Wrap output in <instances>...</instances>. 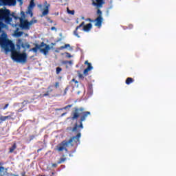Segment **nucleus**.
<instances>
[{"label": "nucleus", "instance_id": "c03bdc74", "mask_svg": "<svg viewBox=\"0 0 176 176\" xmlns=\"http://www.w3.org/2000/svg\"><path fill=\"white\" fill-rule=\"evenodd\" d=\"M34 138H35V136H34V135L30 136V140H34Z\"/></svg>", "mask_w": 176, "mask_h": 176}, {"label": "nucleus", "instance_id": "8fccbe9b", "mask_svg": "<svg viewBox=\"0 0 176 176\" xmlns=\"http://www.w3.org/2000/svg\"><path fill=\"white\" fill-rule=\"evenodd\" d=\"M11 175H12V176H17V175H13V174H11Z\"/></svg>", "mask_w": 176, "mask_h": 176}, {"label": "nucleus", "instance_id": "6ab92c4d", "mask_svg": "<svg viewBox=\"0 0 176 176\" xmlns=\"http://www.w3.org/2000/svg\"><path fill=\"white\" fill-rule=\"evenodd\" d=\"M65 155H63V157L60 158L57 162V164H61V163H64L67 160V157H65Z\"/></svg>", "mask_w": 176, "mask_h": 176}, {"label": "nucleus", "instance_id": "f3484780", "mask_svg": "<svg viewBox=\"0 0 176 176\" xmlns=\"http://www.w3.org/2000/svg\"><path fill=\"white\" fill-rule=\"evenodd\" d=\"M15 149H17V144H16V142H14L12 146L9 148V153H13Z\"/></svg>", "mask_w": 176, "mask_h": 176}, {"label": "nucleus", "instance_id": "412c9836", "mask_svg": "<svg viewBox=\"0 0 176 176\" xmlns=\"http://www.w3.org/2000/svg\"><path fill=\"white\" fill-rule=\"evenodd\" d=\"M34 1L35 0H31L28 8H29L30 9H34V8H35V2H34Z\"/></svg>", "mask_w": 176, "mask_h": 176}, {"label": "nucleus", "instance_id": "7c9ffc66", "mask_svg": "<svg viewBox=\"0 0 176 176\" xmlns=\"http://www.w3.org/2000/svg\"><path fill=\"white\" fill-rule=\"evenodd\" d=\"M68 90H69V86H67V87L65 89L63 96H65V95L67 94V91H68Z\"/></svg>", "mask_w": 176, "mask_h": 176}, {"label": "nucleus", "instance_id": "a19ab883", "mask_svg": "<svg viewBox=\"0 0 176 176\" xmlns=\"http://www.w3.org/2000/svg\"><path fill=\"white\" fill-rule=\"evenodd\" d=\"M51 30H52V31H54V30H57V29L56 28V27H52V28H51Z\"/></svg>", "mask_w": 176, "mask_h": 176}, {"label": "nucleus", "instance_id": "ddd939ff", "mask_svg": "<svg viewBox=\"0 0 176 176\" xmlns=\"http://www.w3.org/2000/svg\"><path fill=\"white\" fill-rule=\"evenodd\" d=\"M18 43L21 45L23 49H30V47H31V45H30L28 42L23 43V40H21V38L18 39Z\"/></svg>", "mask_w": 176, "mask_h": 176}, {"label": "nucleus", "instance_id": "2f4dec72", "mask_svg": "<svg viewBox=\"0 0 176 176\" xmlns=\"http://www.w3.org/2000/svg\"><path fill=\"white\" fill-rule=\"evenodd\" d=\"M16 49L20 52V49H21V44L16 43Z\"/></svg>", "mask_w": 176, "mask_h": 176}, {"label": "nucleus", "instance_id": "bb28decb", "mask_svg": "<svg viewBox=\"0 0 176 176\" xmlns=\"http://www.w3.org/2000/svg\"><path fill=\"white\" fill-rule=\"evenodd\" d=\"M71 45L69 44H65L64 46H61L60 47V50H63L64 49H67V47H69Z\"/></svg>", "mask_w": 176, "mask_h": 176}, {"label": "nucleus", "instance_id": "a878e982", "mask_svg": "<svg viewBox=\"0 0 176 176\" xmlns=\"http://www.w3.org/2000/svg\"><path fill=\"white\" fill-rule=\"evenodd\" d=\"M61 71H63V69L61 67H56V75H59Z\"/></svg>", "mask_w": 176, "mask_h": 176}, {"label": "nucleus", "instance_id": "4be33fe9", "mask_svg": "<svg viewBox=\"0 0 176 176\" xmlns=\"http://www.w3.org/2000/svg\"><path fill=\"white\" fill-rule=\"evenodd\" d=\"M36 23H38V20L32 19L30 21H28L29 27L31 28V25H32V24H36Z\"/></svg>", "mask_w": 176, "mask_h": 176}, {"label": "nucleus", "instance_id": "72a5a7b5", "mask_svg": "<svg viewBox=\"0 0 176 176\" xmlns=\"http://www.w3.org/2000/svg\"><path fill=\"white\" fill-rule=\"evenodd\" d=\"M2 122H5V118H3V116H1L0 117V124L2 123Z\"/></svg>", "mask_w": 176, "mask_h": 176}, {"label": "nucleus", "instance_id": "58836bf2", "mask_svg": "<svg viewBox=\"0 0 176 176\" xmlns=\"http://www.w3.org/2000/svg\"><path fill=\"white\" fill-rule=\"evenodd\" d=\"M8 107H9V104L8 103V104H6L5 106H4V107L3 108V109H6L7 108H8Z\"/></svg>", "mask_w": 176, "mask_h": 176}, {"label": "nucleus", "instance_id": "09e8293b", "mask_svg": "<svg viewBox=\"0 0 176 176\" xmlns=\"http://www.w3.org/2000/svg\"><path fill=\"white\" fill-rule=\"evenodd\" d=\"M60 41H61V38H59L56 42H60Z\"/></svg>", "mask_w": 176, "mask_h": 176}, {"label": "nucleus", "instance_id": "dca6fc26", "mask_svg": "<svg viewBox=\"0 0 176 176\" xmlns=\"http://www.w3.org/2000/svg\"><path fill=\"white\" fill-rule=\"evenodd\" d=\"M14 116V112H11L10 115L7 116H3L4 120L6 121L7 119H10L11 120H14L16 119V117Z\"/></svg>", "mask_w": 176, "mask_h": 176}, {"label": "nucleus", "instance_id": "e433bc0d", "mask_svg": "<svg viewBox=\"0 0 176 176\" xmlns=\"http://www.w3.org/2000/svg\"><path fill=\"white\" fill-rule=\"evenodd\" d=\"M87 21H90L91 23H93V21H94V20H92L90 18L87 19Z\"/></svg>", "mask_w": 176, "mask_h": 176}, {"label": "nucleus", "instance_id": "2eb2a0df", "mask_svg": "<svg viewBox=\"0 0 176 176\" xmlns=\"http://www.w3.org/2000/svg\"><path fill=\"white\" fill-rule=\"evenodd\" d=\"M52 87H53V85H50L47 88V91L43 94L42 97H49V96H50V93H52V91H53V89H52Z\"/></svg>", "mask_w": 176, "mask_h": 176}, {"label": "nucleus", "instance_id": "c85d7f7f", "mask_svg": "<svg viewBox=\"0 0 176 176\" xmlns=\"http://www.w3.org/2000/svg\"><path fill=\"white\" fill-rule=\"evenodd\" d=\"M23 34H24V32H15V36L20 37V36H21V35H23Z\"/></svg>", "mask_w": 176, "mask_h": 176}, {"label": "nucleus", "instance_id": "39448f33", "mask_svg": "<svg viewBox=\"0 0 176 176\" xmlns=\"http://www.w3.org/2000/svg\"><path fill=\"white\" fill-rule=\"evenodd\" d=\"M35 47H33L30 50V52H34V53H37L38 50H40L41 53L44 54V56H47V53H49V50H50V45L45 43V42H41V44H34Z\"/></svg>", "mask_w": 176, "mask_h": 176}, {"label": "nucleus", "instance_id": "1a4fd4ad", "mask_svg": "<svg viewBox=\"0 0 176 176\" xmlns=\"http://www.w3.org/2000/svg\"><path fill=\"white\" fill-rule=\"evenodd\" d=\"M91 2L92 6H96L97 8H102L103 5H105V1L104 0H91Z\"/></svg>", "mask_w": 176, "mask_h": 176}, {"label": "nucleus", "instance_id": "cd10ccee", "mask_svg": "<svg viewBox=\"0 0 176 176\" xmlns=\"http://www.w3.org/2000/svg\"><path fill=\"white\" fill-rule=\"evenodd\" d=\"M67 13L74 16L75 14V10H70L69 8H67Z\"/></svg>", "mask_w": 176, "mask_h": 176}, {"label": "nucleus", "instance_id": "5701e85b", "mask_svg": "<svg viewBox=\"0 0 176 176\" xmlns=\"http://www.w3.org/2000/svg\"><path fill=\"white\" fill-rule=\"evenodd\" d=\"M88 93H89V94H93V85L91 84L88 85Z\"/></svg>", "mask_w": 176, "mask_h": 176}, {"label": "nucleus", "instance_id": "b1692460", "mask_svg": "<svg viewBox=\"0 0 176 176\" xmlns=\"http://www.w3.org/2000/svg\"><path fill=\"white\" fill-rule=\"evenodd\" d=\"M74 104H68L63 108L57 109L56 111H63V109H68V108H72Z\"/></svg>", "mask_w": 176, "mask_h": 176}, {"label": "nucleus", "instance_id": "f257e3e1", "mask_svg": "<svg viewBox=\"0 0 176 176\" xmlns=\"http://www.w3.org/2000/svg\"><path fill=\"white\" fill-rule=\"evenodd\" d=\"M14 20H19V27L21 30H30V25L28 23V20L25 19V12L24 11H21V17L15 15L14 12H11L10 10L8 8H0V34H3L5 32L3 28H6L8 25L12 24Z\"/></svg>", "mask_w": 176, "mask_h": 176}, {"label": "nucleus", "instance_id": "f8f14e48", "mask_svg": "<svg viewBox=\"0 0 176 176\" xmlns=\"http://www.w3.org/2000/svg\"><path fill=\"white\" fill-rule=\"evenodd\" d=\"M102 21H104V19H102V16H98L95 19V27H98V28H101V25H102Z\"/></svg>", "mask_w": 176, "mask_h": 176}, {"label": "nucleus", "instance_id": "9d476101", "mask_svg": "<svg viewBox=\"0 0 176 176\" xmlns=\"http://www.w3.org/2000/svg\"><path fill=\"white\" fill-rule=\"evenodd\" d=\"M85 64L87 65V67L84 70L83 74L85 76H87V75H89V72L93 69V66L91 65V63H89V60H86Z\"/></svg>", "mask_w": 176, "mask_h": 176}, {"label": "nucleus", "instance_id": "4c0bfd02", "mask_svg": "<svg viewBox=\"0 0 176 176\" xmlns=\"http://www.w3.org/2000/svg\"><path fill=\"white\" fill-rule=\"evenodd\" d=\"M62 64H64V65L68 64V60H63V61L62 62Z\"/></svg>", "mask_w": 176, "mask_h": 176}, {"label": "nucleus", "instance_id": "473e14b6", "mask_svg": "<svg viewBox=\"0 0 176 176\" xmlns=\"http://www.w3.org/2000/svg\"><path fill=\"white\" fill-rule=\"evenodd\" d=\"M65 54H66V57H67V58H71L72 57V56L71 55V54H69V52H66Z\"/></svg>", "mask_w": 176, "mask_h": 176}, {"label": "nucleus", "instance_id": "a18cd8bd", "mask_svg": "<svg viewBox=\"0 0 176 176\" xmlns=\"http://www.w3.org/2000/svg\"><path fill=\"white\" fill-rule=\"evenodd\" d=\"M65 115H67V113H63L61 114V116H65Z\"/></svg>", "mask_w": 176, "mask_h": 176}, {"label": "nucleus", "instance_id": "20e7f679", "mask_svg": "<svg viewBox=\"0 0 176 176\" xmlns=\"http://www.w3.org/2000/svg\"><path fill=\"white\" fill-rule=\"evenodd\" d=\"M81 133H78L76 136H73L69 140H63L61 143L56 146V151L58 152H63V151H68V146L71 144V146H74V144L78 145L80 144Z\"/></svg>", "mask_w": 176, "mask_h": 176}, {"label": "nucleus", "instance_id": "f704fd0d", "mask_svg": "<svg viewBox=\"0 0 176 176\" xmlns=\"http://www.w3.org/2000/svg\"><path fill=\"white\" fill-rule=\"evenodd\" d=\"M16 1H17V2H19L20 6H21L23 5V0H16Z\"/></svg>", "mask_w": 176, "mask_h": 176}, {"label": "nucleus", "instance_id": "7ed1b4c3", "mask_svg": "<svg viewBox=\"0 0 176 176\" xmlns=\"http://www.w3.org/2000/svg\"><path fill=\"white\" fill-rule=\"evenodd\" d=\"M91 114V113L90 111H85V109L83 107H75L72 113V120H78L80 116L79 120L80 124L78 126V124H76L72 129V131H77L78 127H80V129H83L82 122H85V120H86L87 118V116Z\"/></svg>", "mask_w": 176, "mask_h": 176}, {"label": "nucleus", "instance_id": "393cba45", "mask_svg": "<svg viewBox=\"0 0 176 176\" xmlns=\"http://www.w3.org/2000/svg\"><path fill=\"white\" fill-rule=\"evenodd\" d=\"M97 14L98 15V17H102V12L101 11V10H100V8H98Z\"/></svg>", "mask_w": 176, "mask_h": 176}, {"label": "nucleus", "instance_id": "f03ea898", "mask_svg": "<svg viewBox=\"0 0 176 176\" xmlns=\"http://www.w3.org/2000/svg\"><path fill=\"white\" fill-rule=\"evenodd\" d=\"M0 46L4 50L6 54L11 52V58L14 61L23 63H27V53L23 52L21 54L19 51L17 52L12 40L8 38L6 32H3V34H1Z\"/></svg>", "mask_w": 176, "mask_h": 176}, {"label": "nucleus", "instance_id": "de8ad7c7", "mask_svg": "<svg viewBox=\"0 0 176 176\" xmlns=\"http://www.w3.org/2000/svg\"><path fill=\"white\" fill-rule=\"evenodd\" d=\"M41 151H42V148H39L37 150V152H41Z\"/></svg>", "mask_w": 176, "mask_h": 176}, {"label": "nucleus", "instance_id": "ea45409f", "mask_svg": "<svg viewBox=\"0 0 176 176\" xmlns=\"http://www.w3.org/2000/svg\"><path fill=\"white\" fill-rule=\"evenodd\" d=\"M47 21H50L51 24L53 23V20L50 19V18H47Z\"/></svg>", "mask_w": 176, "mask_h": 176}, {"label": "nucleus", "instance_id": "79ce46f5", "mask_svg": "<svg viewBox=\"0 0 176 176\" xmlns=\"http://www.w3.org/2000/svg\"><path fill=\"white\" fill-rule=\"evenodd\" d=\"M52 167L56 168V167H57V164H52Z\"/></svg>", "mask_w": 176, "mask_h": 176}, {"label": "nucleus", "instance_id": "9b49d317", "mask_svg": "<svg viewBox=\"0 0 176 176\" xmlns=\"http://www.w3.org/2000/svg\"><path fill=\"white\" fill-rule=\"evenodd\" d=\"M0 176H10V174L8 173V168L2 166V164L0 163Z\"/></svg>", "mask_w": 176, "mask_h": 176}, {"label": "nucleus", "instance_id": "0eeeda50", "mask_svg": "<svg viewBox=\"0 0 176 176\" xmlns=\"http://www.w3.org/2000/svg\"><path fill=\"white\" fill-rule=\"evenodd\" d=\"M44 8L43 9L42 8H43V5L42 4H38L37 5V8H38V9H40V10L42 12V14H41V17H45V16H47V14H49V9L50 8V3H47V1H45L44 2Z\"/></svg>", "mask_w": 176, "mask_h": 176}, {"label": "nucleus", "instance_id": "c756f323", "mask_svg": "<svg viewBox=\"0 0 176 176\" xmlns=\"http://www.w3.org/2000/svg\"><path fill=\"white\" fill-rule=\"evenodd\" d=\"M54 86L55 89H58V87H60V82H55Z\"/></svg>", "mask_w": 176, "mask_h": 176}, {"label": "nucleus", "instance_id": "37998d69", "mask_svg": "<svg viewBox=\"0 0 176 176\" xmlns=\"http://www.w3.org/2000/svg\"><path fill=\"white\" fill-rule=\"evenodd\" d=\"M67 64H69V65H72V60L68 61Z\"/></svg>", "mask_w": 176, "mask_h": 176}, {"label": "nucleus", "instance_id": "aec40b11", "mask_svg": "<svg viewBox=\"0 0 176 176\" xmlns=\"http://www.w3.org/2000/svg\"><path fill=\"white\" fill-rule=\"evenodd\" d=\"M134 82V80L133 78L128 77L125 81L126 85H131V83H133Z\"/></svg>", "mask_w": 176, "mask_h": 176}, {"label": "nucleus", "instance_id": "c9c22d12", "mask_svg": "<svg viewBox=\"0 0 176 176\" xmlns=\"http://www.w3.org/2000/svg\"><path fill=\"white\" fill-rule=\"evenodd\" d=\"M78 78H80L81 79H85V77L83 76V74H78Z\"/></svg>", "mask_w": 176, "mask_h": 176}, {"label": "nucleus", "instance_id": "4468645a", "mask_svg": "<svg viewBox=\"0 0 176 176\" xmlns=\"http://www.w3.org/2000/svg\"><path fill=\"white\" fill-rule=\"evenodd\" d=\"M69 85H72L73 89H75V87H79V82L78 80H75V78H73L70 82Z\"/></svg>", "mask_w": 176, "mask_h": 176}, {"label": "nucleus", "instance_id": "49530a36", "mask_svg": "<svg viewBox=\"0 0 176 176\" xmlns=\"http://www.w3.org/2000/svg\"><path fill=\"white\" fill-rule=\"evenodd\" d=\"M22 176H25V172L22 173Z\"/></svg>", "mask_w": 176, "mask_h": 176}, {"label": "nucleus", "instance_id": "a211bd4d", "mask_svg": "<svg viewBox=\"0 0 176 176\" xmlns=\"http://www.w3.org/2000/svg\"><path fill=\"white\" fill-rule=\"evenodd\" d=\"M33 9L32 8H30L28 7V10L25 12L26 14H30V17H33L34 16V12H32Z\"/></svg>", "mask_w": 176, "mask_h": 176}, {"label": "nucleus", "instance_id": "423d86ee", "mask_svg": "<svg viewBox=\"0 0 176 176\" xmlns=\"http://www.w3.org/2000/svg\"><path fill=\"white\" fill-rule=\"evenodd\" d=\"M81 27H83L82 31H85V32H89L93 28V24L87 23V25H85V22L83 21L78 26H77L76 30L74 31V35L77 36V38H80V36H79V34H78V30L81 28Z\"/></svg>", "mask_w": 176, "mask_h": 176}, {"label": "nucleus", "instance_id": "6e6552de", "mask_svg": "<svg viewBox=\"0 0 176 176\" xmlns=\"http://www.w3.org/2000/svg\"><path fill=\"white\" fill-rule=\"evenodd\" d=\"M16 0H0V6H16Z\"/></svg>", "mask_w": 176, "mask_h": 176}]
</instances>
